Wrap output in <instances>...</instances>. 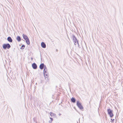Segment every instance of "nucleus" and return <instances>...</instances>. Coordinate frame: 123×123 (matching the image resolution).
Wrapping results in <instances>:
<instances>
[{"mask_svg": "<svg viewBox=\"0 0 123 123\" xmlns=\"http://www.w3.org/2000/svg\"><path fill=\"white\" fill-rule=\"evenodd\" d=\"M10 47L11 46L9 43L4 44L3 45V48L4 49H6V48L9 49Z\"/></svg>", "mask_w": 123, "mask_h": 123, "instance_id": "nucleus-1", "label": "nucleus"}, {"mask_svg": "<svg viewBox=\"0 0 123 123\" xmlns=\"http://www.w3.org/2000/svg\"><path fill=\"white\" fill-rule=\"evenodd\" d=\"M73 40L74 42V45H76L77 44H78V47H79V45L78 41L77 40V39L74 36H73Z\"/></svg>", "mask_w": 123, "mask_h": 123, "instance_id": "nucleus-2", "label": "nucleus"}, {"mask_svg": "<svg viewBox=\"0 0 123 123\" xmlns=\"http://www.w3.org/2000/svg\"><path fill=\"white\" fill-rule=\"evenodd\" d=\"M112 112V110H111L110 109H108V114L111 117H112L114 116V115Z\"/></svg>", "mask_w": 123, "mask_h": 123, "instance_id": "nucleus-3", "label": "nucleus"}, {"mask_svg": "<svg viewBox=\"0 0 123 123\" xmlns=\"http://www.w3.org/2000/svg\"><path fill=\"white\" fill-rule=\"evenodd\" d=\"M77 105L80 109L81 110L83 109V107L82 105L79 102V101H77Z\"/></svg>", "mask_w": 123, "mask_h": 123, "instance_id": "nucleus-4", "label": "nucleus"}, {"mask_svg": "<svg viewBox=\"0 0 123 123\" xmlns=\"http://www.w3.org/2000/svg\"><path fill=\"white\" fill-rule=\"evenodd\" d=\"M32 67L34 69H36L37 68V67L36 64L35 63H34L32 64Z\"/></svg>", "mask_w": 123, "mask_h": 123, "instance_id": "nucleus-5", "label": "nucleus"}, {"mask_svg": "<svg viewBox=\"0 0 123 123\" xmlns=\"http://www.w3.org/2000/svg\"><path fill=\"white\" fill-rule=\"evenodd\" d=\"M7 40L9 42L11 43L12 42V38L10 37H9L7 38Z\"/></svg>", "mask_w": 123, "mask_h": 123, "instance_id": "nucleus-6", "label": "nucleus"}, {"mask_svg": "<svg viewBox=\"0 0 123 123\" xmlns=\"http://www.w3.org/2000/svg\"><path fill=\"white\" fill-rule=\"evenodd\" d=\"M41 46L43 48H45L46 47V45L44 43L42 42L41 43Z\"/></svg>", "mask_w": 123, "mask_h": 123, "instance_id": "nucleus-7", "label": "nucleus"}, {"mask_svg": "<svg viewBox=\"0 0 123 123\" xmlns=\"http://www.w3.org/2000/svg\"><path fill=\"white\" fill-rule=\"evenodd\" d=\"M44 66V64L43 63H42L40 65L39 68L41 69H42L43 68Z\"/></svg>", "mask_w": 123, "mask_h": 123, "instance_id": "nucleus-8", "label": "nucleus"}, {"mask_svg": "<svg viewBox=\"0 0 123 123\" xmlns=\"http://www.w3.org/2000/svg\"><path fill=\"white\" fill-rule=\"evenodd\" d=\"M22 36L23 38L25 39V40L28 38V37L26 35H24V34H23Z\"/></svg>", "mask_w": 123, "mask_h": 123, "instance_id": "nucleus-9", "label": "nucleus"}, {"mask_svg": "<svg viewBox=\"0 0 123 123\" xmlns=\"http://www.w3.org/2000/svg\"><path fill=\"white\" fill-rule=\"evenodd\" d=\"M71 102L73 103H75V102L76 99L74 98H72L71 99Z\"/></svg>", "mask_w": 123, "mask_h": 123, "instance_id": "nucleus-10", "label": "nucleus"}, {"mask_svg": "<svg viewBox=\"0 0 123 123\" xmlns=\"http://www.w3.org/2000/svg\"><path fill=\"white\" fill-rule=\"evenodd\" d=\"M25 40L26 41V42L27 44L29 45L30 44V42L29 38Z\"/></svg>", "mask_w": 123, "mask_h": 123, "instance_id": "nucleus-11", "label": "nucleus"}, {"mask_svg": "<svg viewBox=\"0 0 123 123\" xmlns=\"http://www.w3.org/2000/svg\"><path fill=\"white\" fill-rule=\"evenodd\" d=\"M16 39L18 42H20L21 40V38L19 36H18Z\"/></svg>", "mask_w": 123, "mask_h": 123, "instance_id": "nucleus-12", "label": "nucleus"}, {"mask_svg": "<svg viewBox=\"0 0 123 123\" xmlns=\"http://www.w3.org/2000/svg\"><path fill=\"white\" fill-rule=\"evenodd\" d=\"M50 115L51 116V117H53L54 116V114L53 113L50 112Z\"/></svg>", "mask_w": 123, "mask_h": 123, "instance_id": "nucleus-13", "label": "nucleus"}, {"mask_svg": "<svg viewBox=\"0 0 123 123\" xmlns=\"http://www.w3.org/2000/svg\"><path fill=\"white\" fill-rule=\"evenodd\" d=\"M25 47V45H22V46L21 47V48H20L21 49H24Z\"/></svg>", "mask_w": 123, "mask_h": 123, "instance_id": "nucleus-14", "label": "nucleus"}, {"mask_svg": "<svg viewBox=\"0 0 123 123\" xmlns=\"http://www.w3.org/2000/svg\"><path fill=\"white\" fill-rule=\"evenodd\" d=\"M44 69L43 71H44L45 70H47V68L45 66H44Z\"/></svg>", "mask_w": 123, "mask_h": 123, "instance_id": "nucleus-15", "label": "nucleus"}, {"mask_svg": "<svg viewBox=\"0 0 123 123\" xmlns=\"http://www.w3.org/2000/svg\"><path fill=\"white\" fill-rule=\"evenodd\" d=\"M111 122H113L114 121V119H111Z\"/></svg>", "mask_w": 123, "mask_h": 123, "instance_id": "nucleus-16", "label": "nucleus"}, {"mask_svg": "<svg viewBox=\"0 0 123 123\" xmlns=\"http://www.w3.org/2000/svg\"><path fill=\"white\" fill-rule=\"evenodd\" d=\"M47 73H45L44 74V76H45V75L47 76Z\"/></svg>", "mask_w": 123, "mask_h": 123, "instance_id": "nucleus-17", "label": "nucleus"}, {"mask_svg": "<svg viewBox=\"0 0 123 123\" xmlns=\"http://www.w3.org/2000/svg\"><path fill=\"white\" fill-rule=\"evenodd\" d=\"M47 70H45L44 71V74L45 73H47Z\"/></svg>", "mask_w": 123, "mask_h": 123, "instance_id": "nucleus-18", "label": "nucleus"}, {"mask_svg": "<svg viewBox=\"0 0 123 123\" xmlns=\"http://www.w3.org/2000/svg\"><path fill=\"white\" fill-rule=\"evenodd\" d=\"M50 119H51V121H52L53 120V119L51 117H50Z\"/></svg>", "mask_w": 123, "mask_h": 123, "instance_id": "nucleus-19", "label": "nucleus"}, {"mask_svg": "<svg viewBox=\"0 0 123 123\" xmlns=\"http://www.w3.org/2000/svg\"><path fill=\"white\" fill-rule=\"evenodd\" d=\"M52 122L51 121H49V123H51Z\"/></svg>", "mask_w": 123, "mask_h": 123, "instance_id": "nucleus-20", "label": "nucleus"}, {"mask_svg": "<svg viewBox=\"0 0 123 123\" xmlns=\"http://www.w3.org/2000/svg\"><path fill=\"white\" fill-rule=\"evenodd\" d=\"M61 114H59V116H60V115H61Z\"/></svg>", "mask_w": 123, "mask_h": 123, "instance_id": "nucleus-21", "label": "nucleus"}, {"mask_svg": "<svg viewBox=\"0 0 123 123\" xmlns=\"http://www.w3.org/2000/svg\"><path fill=\"white\" fill-rule=\"evenodd\" d=\"M33 59L32 58H31V59Z\"/></svg>", "mask_w": 123, "mask_h": 123, "instance_id": "nucleus-22", "label": "nucleus"}]
</instances>
